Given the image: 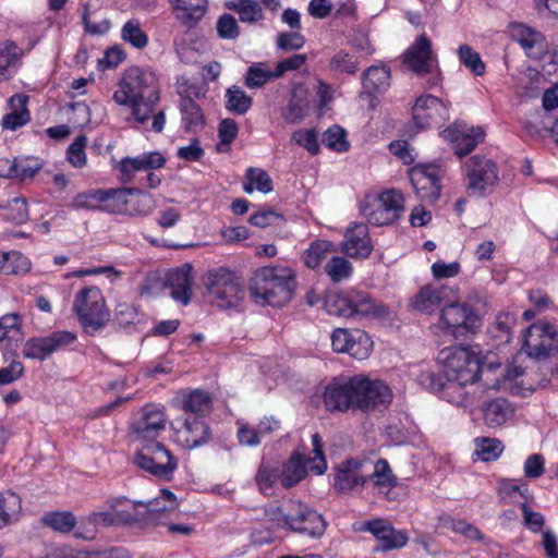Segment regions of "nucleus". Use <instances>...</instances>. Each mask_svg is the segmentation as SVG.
I'll list each match as a JSON object with an SVG mask.
<instances>
[{"instance_id":"nucleus-59","label":"nucleus","mask_w":558,"mask_h":558,"mask_svg":"<svg viewBox=\"0 0 558 558\" xmlns=\"http://www.w3.org/2000/svg\"><path fill=\"white\" fill-rule=\"evenodd\" d=\"M292 141L299 146L304 147L312 155H316L319 151L317 132L314 129L293 132Z\"/></svg>"},{"instance_id":"nucleus-50","label":"nucleus","mask_w":558,"mask_h":558,"mask_svg":"<svg viewBox=\"0 0 558 558\" xmlns=\"http://www.w3.org/2000/svg\"><path fill=\"white\" fill-rule=\"evenodd\" d=\"M271 78H278L275 71L266 69L264 63H255L247 69L245 85L248 88H259Z\"/></svg>"},{"instance_id":"nucleus-31","label":"nucleus","mask_w":558,"mask_h":558,"mask_svg":"<svg viewBox=\"0 0 558 558\" xmlns=\"http://www.w3.org/2000/svg\"><path fill=\"white\" fill-rule=\"evenodd\" d=\"M28 97L16 94L9 99L11 112L2 118L1 125L5 130L14 131L31 120L29 111L26 108Z\"/></svg>"},{"instance_id":"nucleus-35","label":"nucleus","mask_w":558,"mask_h":558,"mask_svg":"<svg viewBox=\"0 0 558 558\" xmlns=\"http://www.w3.org/2000/svg\"><path fill=\"white\" fill-rule=\"evenodd\" d=\"M135 190L132 193L126 194L128 204L122 214L129 213L130 215L147 216L154 207L155 201L149 193H145L135 187H129Z\"/></svg>"},{"instance_id":"nucleus-1","label":"nucleus","mask_w":558,"mask_h":558,"mask_svg":"<svg viewBox=\"0 0 558 558\" xmlns=\"http://www.w3.org/2000/svg\"><path fill=\"white\" fill-rule=\"evenodd\" d=\"M323 399L329 411L369 412L387 408L391 402L392 393L384 381L356 375L348 379L335 378L326 386Z\"/></svg>"},{"instance_id":"nucleus-46","label":"nucleus","mask_w":558,"mask_h":558,"mask_svg":"<svg viewBox=\"0 0 558 558\" xmlns=\"http://www.w3.org/2000/svg\"><path fill=\"white\" fill-rule=\"evenodd\" d=\"M121 38L136 49H143L148 44V36L142 29L137 20H129L121 29Z\"/></svg>"},{"instance_id":"nucleus-27","label":"nucleus","mask_w":558,"mask_h":558,"mask_svg":"<svg viewBox=\"0 0 558 558\" xmlns=\"http://www.w3.org/2000/svg\"><path fill=\"white\" fill-rule=\"evenodd\" d=\"M159 499H151L148 501L134 500L132 501L133 510H122L123 525H135L138 523H153L155 517L167 510V507H155Z\"/></svg>"},{"instance_id":"nucleus-47","label":"nucleus","mask_w":558,"mask_h":558,"mask_svg":"<svg viewBox=\"0 0 558 558\" xmlns=\"http://www.w3.org/2000/svg\"><path fill=\"white\" fill-rule=\"evenodd\" d=\"M333 251V245L329 241L318 240L314 242L304 254V263L308 268H316L323 259Z\"/></svg>"},{"instance_id":"nucleus-5","label":"nucleus","mask_w":558,"mask_h":558,"mask_svg":"<svg viewBox=\"0 0 558 558\" xmlns=\"http://www.w3.org/2000/svg\"><path fill=\"white\" fill-rule=\"evenodd\" d=\"M295 290V278L291 269L264 267L256 271L251 287V295L257 304L283 306L289 303Z\"/></svg>"},{"instance_id":"nucleus-13","label":"nucleus","mask_w":558,"mask_h":558,"mask_svg":"<svg viewBox=\"0 0 558 558\" xmlns=\"http://www.w3.org/2000/svg\"><path fill=\"white\" fill-rule=\"evenodd\" d=\"M133 191L128 187L93 190L77 194L71 206L75 209H100L111 214H122L128 204L126 194Z\"/></svg>"},{"instance_id":"nucleus-53","label":"nucleus","mask_w":558,"mask_h":558,"mask_svg":"<svg viewBox=\"0 0 558 558\" xmlns=\"http://www.w3.org/2000/svg\"><path fill=\"white\" fill-rule=\"evenodd\" d=\"M21 50L14 41L7 40L0 45V80L8 77V70L20 57Z\"/></svg>"},{"instance_id":"nucleus-12","label":"nucleus","mask_w":558,"mask_h":558,"mask_svg":"<svg viewBox=\"0 0 558 558\" xmlns=\"http://www.w3.org/2000/svg\"><path fill=\"white\" fill-rule=\"evenodd\" d=\"M206 287L213 302L221 308L238 306L245 295L239 278L222 267L208 272Z\"/></svg>"},{"instance_id":"nucleus-58","label":"nucleus","mask_w":558,"mask_h":558,"mask_svg":"<svg viewBox=\"0 0 558 558\" xmlns=\"http://www.w3.org/2000/svg\"><path fill=\"white\" fill-rule=\"evenodd\" d=\"M238 124L232 119H223L218 126L220 143L217 145L219 151H227L229 145L238 135Z\"/></svg>"},{"instance_id":"nucleus-64","label":"nucleus","mask_w":558,"mask_h":558,"mask_svg":"<svg viewBox=\"0 0 558 558\" xmlns=\"http://www.w3.org/2000/svg\"><path fill=\"white\" fill-rule=\"evenodd\" d=\"M355 336V330L350 332L348 329L338 328L331 335V345L336 352L348 353L351 342Z\"/></svg>"},{"instance_id":"nucleus-30","label":"nucleus","mask_w":558,"mask_h":558,"mask_svg":"<svg viewBox=\"0 0 558 558\" xmlns=\"http://www.w3.org/2000/svg\"><path fill=\"white\" fill-rule=\"evenodd\" d=\"M179 402L185 413L194 414V417L198 418L208 414L213 404L209 393L201 389L182 392Z\"/></svg>"},{"instance_id":"nucleus-19","label":"nucleus","mask_w":558,"mask_h":558,"mask_svg":"<svg viewBox=\"0 0 558 558\" xmlns=\"http://www.w3.org/2000/svg\"><path fill=\"white\" fill-rule=\"evenodd\" d=\"M76 336L66 330L53 331L46 337L28 339L23 347V355L26 359L44 361L53 352L73 343Z\"/></svg>"},{"instance_id":"nucleus-24","label":"nucleus","mask_w":558,"mask_h":558,"mask_svg":"<svg viewBox=\"0 0 558 558\" xmlns=\"http://www.w3.org/2000/svg\"><path fill=\"white\" fill-rule=\"evenodd\" d=\"M191 271V265L185 264L166 275L165 287L170 290V295L183 305H187L192 296L193 277Z\"/></svg>"},{"instance_id":"nucleus-20","label":"nucleus","mask_w":558,"mask_h":558,"mask_svg":"<svg viewBox=\"0 0 558 558\" xmlns=\"http://www.w3.org/2000/svg\"><path fill=\"white\" fill-rule=\"evenodd\" d=\"M177 440L185 449H195L211 440V429L204 418L185 417L177 429Z\"/></svg>"},{"instance_id":"nucleus-37","label":"nucleus","mask_w":558,"mask_h":558,"mask_svg":"<svg viewBox=\"0 0 558 558\" xmlns=\"http://www.w3.org/2000/svg\"><path fill=\"white\" fill-rule=\"evenodd\" d=\"M226 7L239 14L240 21L243 23L254 24L263 17L260 4L255 0H235L226 3Z\"/></svg>"},{"instance_id":"nucleus-18","label":"nucleus","mask_w":558,"mask_h":558,"mask_svg":"<svg viewBox=\"0 0 558 558\" xmlns=\"http://www.w3.org/2000/svg\"><path fill=\"white\" fill-rule=\"evenodd\" d=\"M362 531L372 533L376 538L377 544L373 547L374 553L401 548L409 541L407 531L395 529L388 520L381 518L364 522Z\"/></svg>"},{"instance_id":"nucleus-43","label":"nucleus","mask_w":558,"mask_h":558,"mask_svg":"<svg viewBox=\"0 0 558 558\" xmlns=\"http://www.w3.org/2000/svg\"><path fill=\"white\" fill-rule=\"evenodd\" d=\"M21 510V499L14 493L0 494V527L15 520Z\"/></svg>"},{"instance_id":"nucleus-3","label":"nucleus","mask_w":558,"mask_h":558,"mask_svg":"<svg viewBox=\"0 0 558 558\" xmlns=\"http://www.w3.org/2000/svg\"><path fill=\"white\" fill-rule=\"evenodd\" d=\"M367 483H372L380 494H388L398 485V477L393 474L385 459L371 461L369 459L349 458L335 466L333 488L340 494L361 493Z\"/></svg>"},{"instance_id":"nucleus-28","label":"nucleus","mask_w":558,"mask_h":558,"mask_svg":"<svg viewBox=\"0 0 558 558\" xmlns=\"http://www.w3.org/2000/svg\"><path fill=\"white\" fill-rule=\"evenodd\" d=\"M363 94L374 96L386 92L390 86V69L386 65H372L361 77Z\"/></svg>"},{"instance_id":"nucleus-22","label":"nucleus","mask_w":558,"mask_h":558,"mask_svg":"<svg viewBox=\"0 0 558 558\" xmlns=\"http://www.w3.org/2000/svg\"><path fill=\"white\" fill-rule=\"evenodd\" d=\"M445 137L454 144V151L459 157L471 153L484 140V130L481 126L468 128L454 124L444 131Z\"/></svg>"},{"instance_id":"nucleus-36","label":"nucleus","mask_w":558,"mask_h":558,"mask_svg":"<svg viewBox=\"0 0 558 558\" xmlns=\"http://www.w3.org/2000/svg\"><path fill=\"white\" fill-rule=\"evenodd\" d=\"M510 36L513 40L518 41L525 51L545 41V37L542 33L522 23L510 24Z\"/></svg>"},{"instance_id":"nucleus-6","label":"nucleus","mask_w":558,"mask_h":558,"mask_svg":"<svg viewBox=\"0 0 558 558\" xmlns=\"http://www.w3.org/2000/svg\"><path fill=\"white\" fill-rule=\"evenodd\" d=\"M325 308L329 315L338 317L373 316L386 317L388 307L374 300L367 292L349 290L329 294L325 299Z\"/></svg>"},{"instance_id":"nucleus-10","label":"nucleus","mask_w":558,"mask_h":558,"mask_svg":"<svg viewBox=\"0 0 558 558\" xmlns=\"http://www.w3.org/2000/svg\"><path fill=\"white\" fill-rule=\"evenodd\" d=\"M360 210L369 223L387 226L397 221L404 211L403 196L396 190L367 194L361 201Z\"/></svg>"},{"instance_id":"nucleus-23","label":"nucleus","mask_w":558,"mask_h":558,"mask_svg":"<svg viewBox=\"0 0 558 558\" xmlns=\"http://www.w3.org/2000/svg\"><path fill=\"white\" fill-rule=\"evenodd\" d=\"M345 241L342 251L350 257L366 258L369 256L373 245L368 235V227L362 222H353L347 229Z\"/></svg>"},{"instance_id":"nucleus-60","label":"nucleus","mask_w":558,"mask_h":558,"mask_svg":"<svg viewBox=\"0 0 558 558\" xmlns=\"http://www.w3.org/2000/svg\"><path fill=\"white\" fill-rule=\"evenodd\" d=\"M218 36L222 39H235L240 35V28L235 17L231 14H222L216 24Z\"/></svg>"},{"instance_id":"nucleus-41","label":"nucleus","mask_w":558,"mask_h":558,"mask_svg":"<svg viewBox=\"0 0 558 558\" xmlns=\"http://www.w3.org/2000/svg\"><path fill=\"white\" fill-rule=\"evenodd\" d=\"M359 58L345 50L337 51L329 60V69L341 74L353 75L359 70Z\"/></svg>"},{"instance_id":"nucleus-44","label":"nucleus","mask_w":558,"mask_h":558,"mask_svg":"<svg viewBox=\"0 0 558 558\" xmlns=\"http://www.w3.org/2000/svg\"><path fill=\"white\" fill-rule=\"evenodd\" d=\"M226 108L238 114H244L252 107L253 100L238 86H232L226 93Z\"/></svg>"},{"instance_id":"nucleus-40","label":"nucleus","mask_w":558,"mask_h":558,"mask_svg":"<svg viewBox=\"0 0 558 558\" xmlns=\"http://www.w3.org/2000/svg\"><path fill=\"white\" fill-rule=\"evenodd\" d=\"M247 182L243 189L246 193H252L254 189L267 194L272 191V180L269 174L259 168H248L245 175Z\"/></svg>"},{"instance_id":"nucleus-9","label":"nucleus","mask_w":558,"mask_h":558,"mask_svg":"<svg viewBox=\"0 0 558 558\" xmlns=\"http://www.w3.org/2000/svg\"><path fill=\"white\" fill-rule=\"evenodd\" d=\"M73 312L85 331L89 333L102 329L110 319L105 298L97 287H85L76 293Z\"/></svg>"},{"instance_id":"nucleus-14","label":"nucleus","mask_w":558,"mask_h":558,"mask_svg":"<svg viewBox=\"0 0 558 558\" xmlns=\"http://www.w3.org/2000/svg\"><path fill=\"white\" fill-rule=\"evenodd\" d=\"M468 190L471 194L484 196L490 193L498 182V169L492 159L473 156L464 162Z\"/></svg>"},{"instance_id":"nucleus-52","label":"nucleus","mask_w":558,"mask_h":558,"mask_svg":"<svg viewBox=\"0 0 558 558\" xmlns=\"http://www.w3.org/2000/svg\"><path fill=\"white\" fill-rule=\"evenodd\" d=\"M325 271L333 282H340L351 276L352 265L344 257L335 256L326 264Z\"/></svg>"},{"instance_id":"nucleus-48","label":"nucleus","mask_w":558,"mask_h":558,"mask_svg":"<svg viewBox=\"0 0 558 558\" xmlns=\"http://www.w3.org/2000/svg\"><path fill=\"white\" fill-rule=\"evenodd\" d=\"M323 144L329 149L344 153L349 150L350 144L347 141V132L339 125H332L323 134Z\"/></svg>"},{"instance_id":"nucleus-54","label":"nucleus","mask_w":558,"mask_h":558,"mask_svg":"<svg viewBox=\"0 0 558 558\" xmlns=\"http://www.w3.org/2000/svg\"><path fill=\"white\" fill-rule=\"evenodd\" d=\"M3 217L15 225L24 223L28 219L26 199L21 197L11 199L5 207Z\"/></svg>"},{"instance_id":"nucleus-2","label":"nucleus","mask_w":558,"mask_h":558,"mask_svg":"<svg viewBox=\"0 0 558 558\" xmlns=\"http://www.w3.org/2000/svg\"><path fill=\"white\" fill-rule=\"evenodd\" d=\"M165 414L157 408L145 407L142 417L134 423L133 430L143 445L134 456V463L142 470L162 478L171 480L178 468L177 460L166 447L155 441L165 429Z\"/></svg>"},{"instance_id":"nucleus-38","label":"nucleus","mask_w":558,"mask_h":558,"mask_svg":"<svg viewBox=\"0 0 558 558\" xmlns=\"http://www.w3.org/2000/svg\"><path fill=\"white\" fill-rule=\"evenodd\" d=\"M126 501L129 500L124 496L108 498L106 505L110 510L94 512V520L106 526L123 525L122 510H119L118 507Z\"/></svg>"},{"instance_id":"nucleus-7","label":"nucleus","mask_w":558,"mask_h":558,"mask_svg":"<svg viewBox=\"0 0 558 558\" xmlns=\"http://www.w3.org/2000/svg\"><path fill=\"white\" fill-rule=\"evenodd\" d=\"M313 453L310 458L298 450L292 452L290 458L284 462L281 473V485L284 488H291L303 481L308 470L317 475H322L327 470V461L323 450V440L319 434L312 435Z\"/></svg>"},{"instance_id":"nucleus-49","label":"nucleus","mask_w":558,"mask_h":558,"mask_svg":"<svg viewBox=\"0 0 558 558\" xmlns=\"http://www.w3.org/2000/svg\"><path fill=\"white\" fill-rule=\"evenodd\" d=\"M460 62L468 68L474 75H483L485 73V64L481 56L469 45H461L458 49Z\"/></svg>"},{"instance_id":"nucleus-29","label":"nucleus","mask_w":558,"mask_h":558,"mask_svg":"<svg viewBox=\"0 0 558 558\" xmlns=\"http://www.w3.org/2000/svg\"><path fill=\"white\" fill-rule=\"evenodd\" d=\"M172 9L177 12L178 19L187 27H194L207 11V0H169Z\"/></svg>"},{"instance_id":"nucleus-56","label":"nucleus","mask_w":558,"mask_h":558,"mask_svg":"<svg viewBox=\"0 0 558 558\" xmlns=\"http://www.w3.org/2000/svg\"><path fill=\"white\" fill-rule=\"evenodd\" d=\"M87 144V137L85 135H78L74 142L68 147L66 155L69 162L76 168H82L86 165L87 158L85 154V147Z\"/></svg>"},{"instance_id":"nucleus-15","label":"nucleus","mask_w":558,"mask_h":558,"mask_svg":"<svg viewBox=\"0 0 558 558\" xmlns=\"http://www.w3.org/2000/svg\"><path fill=\"white\" fill-rule=\"evenodd\" d=\"M290 531L312 538H319L326 531L327 523L322 514L301 500H289Z\"/></svg>"},{"instance_id":"nucleus-16","label":"nucleus","mask_w":558,"mask_h":558,"mask_svg":"<svg viewBox=\"0 0 558 558\" xmlns=\"http://www.w3.org/2000/svg\"><path fill=\"white\" fill-rule=\"evenodd\" d=\"M522 349L529 356L547 357L558 350V333L551 324L535 323L525 331Z\"/></svg>"},{"instance_id":"nucleus-11","label":"nucleus","mask_w":558,"mask_h":558,"mask_svg":"<svg viewBox=\"0 0 558 558\" xmlns=\"http://www.w3.org/2000/svg\"><path fill=\"white\" fill-rule=\"evenodd\" d=\"M450 301L440 311V323L446 333L456 339L475 335L482 326V318L468 303Z\"/></svg>"},{"instance_id":"nucleus-55","label":"nucleus","mask_w":558,"mask_h":558,"mask_svg":"<svg viewBox=\"0 0 558 558\" xmlns=\"http://www.w3.org/2000/svg\"><path fill=\"white\" fill-rule=\"evenodd\" d=\"M372 340L367 333L355 329V336L350 344L348 354L357 360H364L368 357L372 351Z\"/></svg>"},{"instance_id":"nucleus-63","label":"nucleus","mask_w":558,"mask_h":558,"mask_svg":"<svg viewBox=\"0 0 558 558\" xmlns=\"http://www.w3.org/2000/svg\"><path fill=\"white\" fill-rule=\"evenodd\" d=\"M417 381L425 389L441 393L446 384V377L432 371H424L418 375Z\"/></svg>"},{"instance_id":"nucleus-32","label":"nucleus","mask_w":558,"mask_h":558,"mask_svg":"<svg viewBox=\"0 0 558 558\" xmlns=\"http://www.w3.org/2000/svg\"><path fill=\"white\" fill-rule=\"evenodd\" d=\"M512 414L513 409L505 398L493 399L483 407L484 422L490 428L501 426Z\"/></svg>"},{"instance_id":"nucleus-45","label":"nucleus","mask_w":558,"mask_h":558,"mask_svg":"<svg viewBox=\"0 0 558 558\" xmlns=\"http://www.w3.org/2000/svg\"><path fill=\"white\" fill-rule=\"evenodd\" d=\"M466 385H473L472 383H460V380H453L446 378V384L441 391V397L448 402L457 405H465L469 399V392L465 390Z\"/></svg>"},{"instance_id":"nucleus-26","label":"nucleus","mask_w":558,"mask_h":558,"mask_svg":"<svg viewBox=\"0 0 558 558\" xmlns=\"http://www.w3.org/2000/svg\"><path fill=\"white\" fill-rule=\"evenodd\" d=\"M165 157L159 151L144 153L134 158H123L121 161V172L124 182H130L134 172L142 170H153L163 167Z\"/></svg>"},{"instance_id":"nucleus-39","label":"nucleus","mask_w":558,"mask_h":558,"mask_svg":"<svg viewBox=\"0 0 558 558\" xmlns=\"http://www.w3.org/2000/svg\"><path fill=\"white\" fill-rule=\"evenodd\" d=\"M279 480L281 481L280 469L268 463H262L255 475L258 490L265 496L274 495L275 484Z\"/></svg>"},{"instance_id":"nucleus-34","label":"nucleus","mask_w":558,"mask_h":558,"mask_svg":"<svg viewBox=\"0 0 558 558\" xmlns=\"http://www.w3.org/2000/svg\"><path fill=\"white\" fill-rule=\"evenodd\" d=\"M410 179L417 196L422 201L434 204L439 198L440 183L424 177L422 171H412Z\"/></svg>"},{"instance_id":"nucleus-51","label":"nucleus","mask_w":558,"mask_h":558,"mask_svg":"<svg viewBox=\"0 0 558 558\" xmlns=\"http://www.w3.org/2000/svg\"><path fill=\"white\" fill-rule=\"evenodd\" d=\"M45 525L54 531L68 533L75 526V517L71 512H50L43 518Z\"/></svg>"},{"instance_id":"nucleus-25","label":"nucleus","mask_w":558,"mask_h":558,"mask_svg":"<svg viewBox=\"0 0 558 558\" xmlns=\"http://www.w3.org/2000/svg\"><path fill=\"white\" fill-rule=\"evenodd\" d=\"M452 293V289L447 286H425L416 293L412 305L416 311L430 314L436 311L442 302L450 301Z\"/></svg>"},{"instance_id":"nucleus-8","label":"nucleus","mask_w":558,"mask_h":558,"mask_svg":"<svg viewBox=\"0 0 558 558\" xmlns=\"http://www.w3.org/2000/svg\"><path fill=\"white\" fill-rule=\"evenodd\" d=\"M445 363V377L460 383L475 384L480 379L483 356L470 347L453 345L440 351Z\"/></svg>"},{"instance_id":"nucleus-42","label":"nucleus","mask_w":558,"mask_h":558,"mask_svg":"<svg viewBox=\"0 0 558 558\" xmlns=\"http://www.w3.org/2000/svg\"><path fill=\"white\" fill-rule=\"evenodd\" d=\"M475 454L482 461L489 462L497 460L504 452V445L497 438L478 437L475 439Z\"/></svg>"},{"instance_id":"nucleus-33","label":"nucleus","mask_w":558,"mask_h":558,"mask_svg":"<svg viewBox=\"0 0 558 558\" xmlns=\"http://www.w3.org/2000/svg\"><path fill=\"white\" fill-rule=\"evenodd\" d=\"M182 121L186 132H197L205 126V118L198 104L191 97H184L180 102Z\"/></svg>"},{"instance_id":"nucleus-21","label":"nucleus","mask_w":558,"mask_h":558,"mask_svg":"<svg viewBox=\"0 0 558 558\" xmlns=\"http://www.w3.org/2000/svg\"><path fill=\"white\" fill-rule=\"evenodd\" d=\"M404 64L417 75L430 73L434 58L432 43L426 35H420L403 54Z\"/></svg>"},{"instance_id":"nucleus-57","label":"nucleus","mask_w":558,"mask_h":558,"mask_svg":"<svg viewBox=\"0 0 558 558\" xmlns=\"http://www.w3.org/2000/svg\"><path fill=\"white\" fill-rule=\"evenodd\" d=\"M264 514L267 518V520L274 524V526L290 530V522L288 518L289 501L286 502L283 506H267L264 509Z\"/></svg>"},{"instance_id":"nucleus-4","label":"nucleus","mask_w":558,"mask_h":558,"mask_svg":"<svg viewBox=\"0 0 558 558\" xmlns=\"http://www.w3.org/2000/svg\"><path fill=\"white\" fill-rule=\"evenodd\" d=\"M159 87L155 74L138 66H131L123 73L119 89L113 94L118 105L129 106L133 119L143 124L159 102Z\"/></svg>"},{"instance_id":"nucleus-62","label":"nucleus","mask_w":558,"mask_h":558,"mask_svg":"<svg viewBox=\"0 0 558 558\" xmlns=\"http://www.w3.org/2000/svg\"><path fill=\"white\" fill-rule=\"evenodd\" d=\"M305 45L304 36L299 32H282L278 34L277 47L283 51L299 50Z\"/></svg>"},{"instance_id":"nucleus-61","label":"nucleus","mask_w":558,"mask_h":558,"mask_svg":"<svg viewBox=\"0 0 558 558\" xmlns=\"http://www.w3.org/2000/svg\"><path fill=\"white\" fill-rule=\"evenodd\" d=\"M41 169V163L37 159L15 158V178L20 181L33 179Z\"/></svg>"},{"instance_id":"nucleus-17","label":"nucleus","mask_w":558,"mask_h":558,"mask_svg":"<svg viewBox=\"0 0 558 558\" xmlns=\"http://www.w3.org/2000/svg\"><path fill=\"white\" fill-rule=\"evenodd\" d=\"M412 119L418 129L440 126L449 119L447 105L433 95H422L416 98L412 108Z\"/></svg>"}]
</instances>
